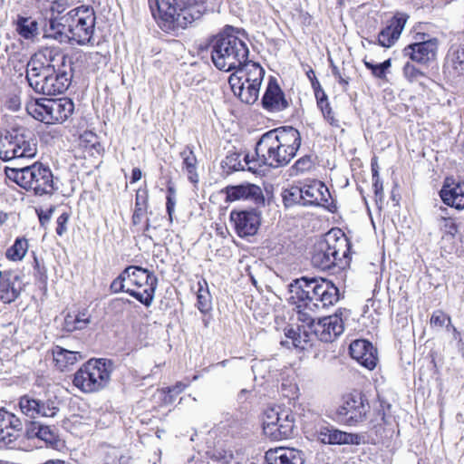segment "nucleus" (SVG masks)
<instances>
[{
	"label": "nucleus",
	"instance_id": "f257e3e1",
	"mask_svg": "<svg viewBox=\"0 0 464 464\" xmlns=\"http://www.w3.org/2000/svg\"><path fill=\"white\" fill-rule=\"evenodd\" d=\"M67 0H36L34 20L31 21V39L42 34L60 43L91 44L96 15L92 7L81 5L71 9Z\"/></svg>",
	"mask_w": 464,
	"mask_h": 464
},
{
	"label": "nucleus",
	"instance_id": "f03ea898",
	"mask_svg": "<svg viewBox=\"0 0 464 464\" xmlns=\"http://www.w3.org/2000/svg\"><path fill=\"white\" fill-rule=\"evenodd\" d=\"M338 300V288L323 277H301L289 285L288 301L295 305L297 319L312 326L314 334L324 343H331L343 334V319L335 314L318 319L315 323L314 314Z\"/></svg>",
	"mask_w": 464,
	"mask_h": 464
},
{
	"label": "nucleus",
	"instance_id": "7ed1b4c3",
	"mask_svg": "<svg viewBox=\"0 0 464 464\" xmlns=\"http://www.w3.org/2000/svg\"><path fill=\"white\" fill-rule=\"evenodd\" d=\"M300 146L301 135L296 129L291 126L275 129L261 136L255 154L245 155L244 161L251 171L262 166L273 169L284 167L294 159Z\"/></svg>",
	"mask_w": 464,
	"mask_h": 464
},
{
	"label": "nucleus",
	"instance_id": "20e7f679",
	"mask_svg": "<svg viewBox=\"0 0 464 464\" xmlns=\"http://www.w3.org/2000/svg\"><path fill=\"white\" fill-rule=\"evenodd\" d=\"M235 28L227 26L211 41V60L220 71L230 72L240 67L248 58L246 43L235 34Z\"/></svg>",
	"mask_w": 464,
	"mask_h": 464
},
{
	"label": "nucleus",
	"instance_id": "39448f33",
	"mask_svg": "<svg viewBox=\"0 0 464 464\" xmlns=\"http://www.w3.org/2000/svg\"><path fill=\"white\" fill-rule=\"evenodd\" d=\"M351 243L340 229H332L314 246L311 262L314 267L328 270L349 264Z\"/></svg>",
	"mask_w": 464,
	"mask_h": 464
},
{
	"label": "nucleus",
	"instance_id": "423d86ee",
	"mask_svg": "<svg viewBox=\"0 0 464 464\" xmlns=\"http://www.w3.org/2000/svg\"><path fill=\"white\" fill-rule=\"evenodd\" d=\"M111 372V361L103 358L90 359L74 373L72 383L82 392H96L109 384Z\"/></svg>",
	"mask_w": 464,
	"mask_h": 464
},
{
	"label": "nucleus",
	"instance_id": "0eeeda50",
	"mask_svg": "<svg viewBox=\"0 0 464 464\" xmlns=\"http://www.w3.org/2000/svg\"><path fill=\"white\" fill-rule=\"evenodd\" d=\"M59 63L54 71H47L41 78L31 77V88L37 94L47 96L63 93L70 86L72 78V62L66 55H57Z\"/></svg>",
	"mask_w": 464,
	"mask_h": 464
},
{
	"label": "nucleus",
	"instance_id": "6e6552de",
	"mask_svg": "<svg viewBox=\"0 0 464 464\" xmlns=\"http://www.w3.org/2000/svg\"><path fill=\"white\" fill-rule=\"evenodd\" d=\"M124 275L130 287L127 293L145 306H150L153 302L158 285L156 276L148 269L136 266L126 267Z\"/></svg>",
	"mask_w": 464,
	"mask_h": 464
},
{
	"label": "nucleus",
	"instance_id": "1a4fd4ad",
	"mask_svg": "<svg viewBox=\"0 0 464 464\" xmlns=\"http://www.w3.org/2000/svg\"><path fill=\"white\" fill-rule=\"evenodd\" d=\"M154 19L164 31H175L186 28L194 21L183 19L182 3L178 0H148Z\"/></svg>",
	"mask_w": 464,
	"mask_h": 464
},
{
	"label": "nucleus",
	"instance_id": "9d476101",
	"mask_svg": "<svg viewBox=\"0 0 464 464\" xmlns=\"http://www.w3.org/2000/svg\"><path fill=\"white\" fill-rule=\"evenodd\" d=\"M295 415L289 409L270 408L265 413L263 431L273 440H286L293 436Z\"/></svg>",
	"mask_w": 464,
	"mask_h": 464
},
{
	"label": "nucleus",
	"instance_id": "9b49d317",
	"mask_svg": "<svg viewBox=\"0 0 464 464\" xmlns=\"http://www.w3.org/2000/svg\"><path fill=\"white\" fill-rule=\"evenodd\" d=\"M370 411L367 398L362 392H354L343 397L338 409V416L343 422L353 426L362 422Z\"/></svg>",
	"mask_w": 464,
	"mask_h": 464
},
{
	"label": "nucleus",
	"instance_id": "f8f14e48",
	"mask_svg": "<svg viewBox=\"0 0 464 464\" xmlns=\"http://www.w3.org/2000/svg\"><path fill=\"white\" fill-rule=\"evenodd\" d=\"M29 141L24 140V135L18 129L6 131L0 137V159L8 161L15 158L28 157Z\"/></svg>",
	"mask_w": 464,
	"mask_h": 464
},
{
	"label": "nucleus",
	"instance_id": "ddd939ff",
	"mask_svg": "<svg viewBox=\"0 0 464 464\" xmlns=\"http://www.w3.org/2000/svg\"><path fill=\"white\" fill-rule=\"evenodd\" d=\"M230 220L234 224L236 231L240 237L254 236L256 234L260 223V213L255 209L232 211Z\"/></svg>",
	"mask_w": 464,
	"mask_h": 464
},
{
	"label": "nucleus",
	"instance_id": "4468645a",
	"mask_svg": "<svg viewBox=\"0 0 464 464\" xmlns=\"http://www.w3.org/2000/svg\"><path fill=\"white\" fill-rule=\"evenodd\" d=\"M31 411L33 417H53L57 412L55 402L48 396V392L44 383L34 384V389L31 391Z\"/></svg>",
	"mask_w": 464,
	"mask_h": 464
},
{
	"label": "nucleus",
	"instance_id": "2eb2a0df",
	"mask_svg": "<svg viewBox=\"0 0 464 464\" xmlns=\"http://www.w3.org/2000/svg\"><path fill=\"white\" fill-rule=\"evenodd\" d=\"M439 47L437 38H430L420 43L407 45L403 49V55L418 63L426 64L435 60Z\"/></svg>",
	"mask_w": 464,
	"mask_h": 464
},
{
	"label": "nucleus",
	"instance_id": "dca6fc26",
	"mask_svg": "<svg viewBox=\"0 0 464 464\" xmlns=\"http://www.w3.org/2000/svg\"><path fill=\"white\" fill-rule=\"evenodd\" d=\"M31 189L35 195L52 194L53 190V173L50 168L42 162L31 165Z\"/></svg>",
	"mask_w": 464,
	"mask_h": 464
},
{
	"label": "nucleus",
	"instance_id": "f3484780",
	"mask_svg": "<svg viewBox=\"0 0 464 464\" xmlns=\"http://www.w3.org/2000/svg\"><path fill=\"white\" fill-rule=\"evenodd\" d=\"M349 350L352 358L362 366L372 370L377 365V349L370 342L355 340L350 344Z\"/></svg>",
	"mask_w": 464,
	"mask_h": 464
},
{
	"label": "nucleus",
	"instance_id": "a211bd4d",
	"mask_svg": "<svg viewBox=\"0 0 464 464\" xmlns=\"http://www.w3.org/2000/svg\"><path fill=\"white\" fill-rule=\"evenodd\" d=\"M57 55H63L53 52L49 48H44L31 55V72H33L34 79L41 78L43 73L47 71H54V68L59 64Z\"/></svg>",
	"mask_w": 464,
	"mask_h": 464
},
{
	"label": "nucleus",
	"instance_id": "6ab92c4d",
	"mask_svg": "<svg viewBox=\"0 0 464 464\" xmlns=\"http://www.w3.org/2000/svg\"><path fill=\"white\" fill-rule=\"evenodd\" d=\"M227 199L229 201L235 200H249L256 205H263L265 198L260 187L246 183L237 186H228L225 188Z\"/></svg>",
	"mask_w": 464,
	"mask_h": 464
},
{
	"label": "nucleus",
	"instance_id": "aec40b11",
	"mask_svg": "<svg viewBox=\"0 0 464 464\" xmlns=\"http://www.w3.org/2000/svg\"><path fill=\"white\" fill-rule=\"evenodd\" d=\"M22 422L14 414L0 409V442L11 444L22 433Z\"/></svg>",
	"mask_w": 464,
	"mask_h": 464
},
{
	"label": "nucleus",
	"instance_id": "412c9836",
	"mask_svg": "<svg viewBox=\"0 0 464 464\" xmlns=\"http://www.w3.org/2000/svg\"><path fill=\"white\" fill-rule=\"evenodd\" d=\"M317 439L324 444L359 445L362 438L358 434L348 433L333 427H322L317 431Z\"/></svg>",
	"mask_w": 464,
	"mask_h": 464
},
{
	"label": "nucleus",
	"instance_id": "4be33fe9",
	"mask_svg": "<svg viewBox=\"0 0 464 464\" xmlns=\"http://www.w3.org/2000/svg\"><path fill=\"white\" fill-rule=\"evenodd\" d=\"M262 103L264 108L270 111H281L288 107V102L276 80L271 79L269 81Z\"/></svg>",
	"mask_w": 464,
	"mask_h": 464
},
{
	"label": "nucleus",
	"instance_id": "5701e85b",
	"mask_svg": "<svg viewBox=\"0 0 464 464\" xmlns=\"http://www.w3.org/2000/svg\"><path fill=\"white\" fill-rule=\"evenodd\" d=\"M445 72L456 78L464 75V44H452L448 51L444 65Z\"/></svg>",
	"mask_w": 464,
	"mask_h": 464
},
{
	"label": "nucleus",
	"instance_id": "b1692460",
	"mask_svg": "<svg viewBox=\"0 0 464 464\" xmlns=\"http://www.w3.org/2000/svg\"><path fill=\"white\" fill-rule=\"evenodd\" d=\"M406 17L402 14L393 16L388 25L378 34L379 44L391 47L399 39L406 24Z\"/></svg>",
	"mask_w": 464,
	"mask_h": 464
},
{
	"label": "nucleus",
	"instance_id": "393cba45",
	"mask_svg": "<svg viewBox=\"0 0 464 464\" xmlns=\"http://www.w3.org/2000/svg\"><path fill=\"white\" fill-rule=\"evenodd\" d=\"M265 459L267 464H304L302 452L289 448L269 450Z\"/></svg>",
	"mask_w": 464,
	"mask_h": 464
},
{
	"label": "nucleus",
	"instance_id": "a878e982",
	"mask_svg": "<svg viewBox=\"0 0 464 464\" xmlns=\"http://www.w3.org/2000/svg\"><path fill=\"white\" fill-rule=\"evenodd\" d=\"M52 355L54 366L61 372L70 370L75 363L85 358L81 352L71 351L59 345L52 349Z\"/></svg>",
	"mask_w": 464,
	"mask_h": 464
},
{
	"label": "nucleus",
	"instance_id": "bb28decb",
	"mask_svg": "<svg viewBox=\"0 0 464 464\" xmlns=\"http://www.w3.org/2000/svg\"><path fill=\"white\" fill-rule=\"evenodd\" d=\"M50 114L46 116V124L62 123L73 112V102L67 98L53 99Z\"/></svg>",
	"mask_w": 464,
	"mask_h": 464
},
{
	"label": "nucleus",
	"instance_id": "cd10ccee",
	"mask_svg": "<svg viewBox=\"0 0 464 464\" xmlns=\"http://www.w3.org/2000/svg\"><path fill=\"white\" fill-rule=\"evenodd\" d=\"M443 202L457 209L464 208V182H458L453 186L445 184L440 190Z\"/></svg>",
	"mask_w": 464,
	"mask_h": 464
},
{
	"label": "nucleus",
	"instance_id": "c85d7f7f",
	"mask_svg": "<svg viewBox=\"0 0 464 464\" xmlns=\"http://www.w3.org/2000/svg\"><path fill=\"white\" fill-rule=\"evenodd\" d=\"M182 159V169L186 171L188 179L197 184L198 182V174L197 172V158L192 146H186L185 149L179 153Z\"/></svg>",
	"mask_w": 464,
	"mask_h": 464
},
{
	"label": "nucleus",
	"instance_id": "c756f323",
	"mask_svg": "<svg viewBox=\"0 0 464 464\" xmlns=\"http://www.w3.org/2000/svg\"><path fill=\"white\" fill-rule=\"evenodd\" d=\"M240 73L244 76V82L261 85L265 71L259 63L246 59V61L239 67V74Z\"/></svg>",
	"mask_w": 464,
	"mask_h": 464
},
{
	"label": "nucleus",
	"instance_id": "7c9ffc66",
	"mask_svg": "<svg viewBox=\"0 0 464 464\" xmlns=\"http://www.w3.org/2000/svg\"><path fill=\"white\" fill-rule=\"evenodd\" d=\"M207 0H181V14L187 21H197L201 18L207 10Z\"/></svg>",
	"mask_w": 464,
	"mask_h": 464
},
{
	"label": "nucleus",
	"instance_id": "2f4dec72",
	"mask_svg": "<svg viewBox=\"0 0 464 464\" xmlns=\"http://www.w3.org/2000/svg\"><path fill=\"white\" fill-rule=\"evenodd\" d=\"M52 101L51 98L31 95V117L46 124V116L50 114Z\"/></svg>",
	"mask_w": 464,
	"mask_h": 464
},
{
	"label": "nucleus",
	"instance_id": "473e14b6",
	"mask_svg": "<svg viewBox=\"0 0 464 464\" xmlns=\"http://www.w3.org/2000/svg\"><path fill=\"white\" fill-rule=\"evenodd\" d=\"M91 323L90 315L86 311L75 314H67L64 318L63 328L67 332L85 329Z\"/></svg>",
	"mask_w": 464,
	"mask_h": 464
},
{
	"label": "nucleus",
	"instance_id": "72a5a7b5",
	"mask_svg": "<svg viewBox=\"0 0 464 464\" xmlns=\"http://www.w3.org/2000/svg\"><path fill=\"white\" fill-rule=\"evenodd\" d=\"M29 244L25 237H17L13 246L5 253V256L12 261L22 260L25 256Z\"/></svg>",
	"mask_w": 464,
	"mask_h": 464
},
{
	"label": "nucleus",
	"instance_id": "f704fd0d",
	"mask_svg": "<svg viewBox=\"0 0 464 464\" xmlns=\"http://www.w3.org/2000/svg\"><path fill=\"white\" fill-rule=\"evenodd\" d=\"M198 303L197 306L201 313H208L211 310L212 307V298L211 295L208 288V284L205 280H203V284L198 282Z\"/></svg>",
	"mask_w": 464,
	"mask_h": 464
},
{
	"label": "nucleus",
	"instance_id": "c9c22d12",
	"mask_svg": "<svg viewBox=\"0 0 464 464\" xmlns=\"http://www.w3.org/2000/svg\"><path fill=\"white\" fill-rule=\"evenodd\" d=\"M319 188H323V182L314 181L312 184L301 187L303 194V205H318Z\"/></svg>",
	"mask_w": 464,
	"mask_h": 464
},
{
	"label": "nucleus",
	"instance_id": "e433bc0d",
	"mask_svg": "<svg viewBox=\"0 0 464 464\" xmlns=\"http://www.w3.org/2000/svg\"><path fill=\"white\" fill-rule=\"evenodd\" d=\"M260 86L261 85L250 82L245 83L240 91H237V96H238L243 102L253 104L258 99Z\"/></svg>",
	"mask_w": 464,
	"mask_h": 464
},
{
	"label": "nucleus",
	"instance_id": "4c0bfd02",
	"mask_svg": "<svg viewBox=\"0 0 464 464\" xmlns=\"http://www.w3.org/2000/svg\"><path fill=\"white\" fill-rule=\"evenodd\" d=\"M26 173H29V166L21 169L12 168L6 170V175L10 179L26 191H29V179L25 176Z\"/></svg>",
	"mask_w": 464,
	"mask_h": 464
},
{
	"label": "nucleus",
	"instance_id": "58836bf2",
	"mask_svg": "<svg viewBox=\"0 0 464 464\" xmlns=\"http://www.w3.org/2000/svg\"><path fill=\"white\" fill-rule=\"evenodd\" d=\"M284 205L288 208L295 204L303 205L302 189L299 187H291L282 192Z\"/></svg>",
	"mask_w": 464,
	"mask_h": 464
},
{
	"label": "nucleus",
	"instance_id": "ea45409f",
	"mask_svg": "<svg viewBox=\"0 0 464 464\" xmlns=\"http://www.w3.org/2000/svg\"><path fill=\"white\" fill-rule=\"evenodd\" d=\"M315 96L317 99V103L321 108L323 115L324 119L332 125L338 127L339 121L335 119L332 108L330 107L328 102H324L326 101V95L324 92H322V97L319 96V92L315 91Z\"/></svg>",
	"mask_w": 464,
	"mask_h": 464
},
{
	"label": "nucleus",
	"instance_id": "a19ab883",
	"mask_svg": "<svg viewBox=\"0 0 464 464\" xmlns=\"http://www.w3.org/2000/svg\"><path fill=\"white\" fill-rule=\"evenodd\" d=\"M11 282L10 292H5V294L2 295V301L6 304L14 301L24 286L17 275H14L13 277H11Z\"/></svg>",
	"mask_w": 464,
	"mask_h": 464
},
{
	"label": "nucleus",
	"instance_id": "79ce46f5",
	"mask_svg": "<svg viewBox=\"0 0 464 464\" xmlns=\"http://www.w3.org/2000/svg\"><path fill=\"white\" fill-rule=\"evenodd\" d=\"M11 282L10 292H5V294L2 295V301L6 304L14 301L24 286L17 275H14L13 277H11Z\"/></svg>",
	"mask_w": 464,
	"mask_h": 464
},
{
	"label": "nucleus",
	"instance_id": "37998d69",
	"mask_svg": "<svg viewBox=\"0 0 464 464\" xmlns=\"http://www.w3.org/2000/svg\"><path fill=\"white\" fill-rule=\"evenodd\" d=\"M314 167L312 157L305 155L298 159L290 169L291 176H298L311 170Z\"/></svg>",
	"mask_w": 464,
	"mask_h": 464
},
{
	"label": "nucleus",
	"instance_id": "c03bdc74",
	"mask_svg": "<svg viewBox=\"0 0 464 464\" xmlns=\"http://www.w3.org/2000/svg\"><path fill=\"white\" fill-rule=\"evenodd\" d=\"M363 63L365 67L372 72L374 77L382 80L386 79L387 70L392 66L391 59L385 60L383 63L378 64L363 60Z\"/></svg>",
	"mask_w": 464,
	"mask_h": 464
},
{
	"label": "nucleus",
	"instance_id": "a18cd8bd",
	"mask_svg": "<svg viewBox=\"0 0 464 464\" xmlns=\"http://www.w3.org/2000/svg\"><path fill=\"white\" fill-rule=\"evenodd\" d=\"M35 431V437L46 443H53L55 440V435L48 426L37 425L36 422L31 421V433Z\"/></svg>",
	"mask_w": 464,
	"mask_h": 464
},
{
	"label": "nucleus",
	"instance_id": "49530a36",
	"mask_svg": "<svg viewBox=\"0 0 464 464\" xmlns=\"http://www.w3.org/2000/svg\"><path fill=\"white\" fill-rule=\"evenodd\" d=\"M233 71L235 72L229 76L228 82L234 94L237 95V91H240L241 87H243L246 82H244V76L241 73L239 74V67Z\"/></svg>",
	"mask_w": 464,
	"mask_h": 464
},
{
	"label": "nucleus",
	"instance_id": "de8ad7c7",
	"mask_svg": "<svg viewBox=\"0 0 464 464\" xmlns=\"http://www.w3.org/2000/svg\"><path fill=\"white\" fill-rule=\"evenodd\" d=\"M129 285L126 282V275L124 270L111 282V290L113 293L126 292L129 289Z\"/></svg>",
	"mask_w": 464,
	"mask_h": 464
},
{
	"label": "nucleus",
	"instance_id": "09e8293b",
	"mask_svg": "<svg viewBox=\"0 0 464 464\" xmlns=\"http://www.w3.org/2000/svg\"><path fill=\"white\" fill-rule=\"evenodd\" d=\"M450 317L447 315L443 311L437 310L434 311L430 317V325L434 327H443L445 323H450Z\"/></svg>",
	"mask_w": 464,
	"mask_h": 464
},
{
	"label": "nucleus",
	"instance_id": "8fccbe9b",
	"mask_svg": "<svg viewBox=\"0 0 464 464\" xmlns=\"http://www.w3.org/2000/svg\"><path fill=\"white\" fill-rule=\"evenodd\" d=\"M168 195H167V202H166V209L169 215V221L173 220V213L176 206V190L173 187H168Z\"/></svg>",
	"mask_w": 464,
	"mask_h": 464
},
{
	"label": "nucleus",
	"instance_id": "3c124183",
	"mask_svg": "<svg viewBox=\"0 0 464 464\" xmlns=\"http://www.w3.org/2000/svg\"><path fill=\"white\" fill-rule=\"evenodd\" d=\"M403 75L410 82H414L422 76L423 73L411 63H406L403 66Z\"/></svg>",
	"mask_w": 464,
	"mask_h": 464
},
{
	"label": "nucleus",
	"instance_id": "603ef678",
	"mask_svg": "<svg viewBox=\"0 0 464 464\" xmlns=\"http://www.w3.org/2000/svg\"><path fill=\"white\" fill-rule=\"evenodd\" d=\"M70 218V214L63 212L61 214L56 220V234L60 237L63 236L67 232V224Z\"/></svg>",
	"mask_w": 464,
	"mask_h": 464
},
{
	"label": "nucleus",
	"instance_id": "864d4df0",
	"mask_svg": "<svg viewBox=\"0 0 464 464\" xmlns=\"http://www.w3.org/2000/svg\"><path fill=\"white\" fill-rule=\"evenodd\" d=\"M16 31L24 39H29L28 18L19 15L16 21Z\"/></svg>",
	"mask_w": 464,
	"mask_h": 464
},
{
	"label": "nucleus",
	"instance_id": "5fc2aeb1",
	"mask_svg": "<svg viewBox=\"0 0 464 464\" xmlns=\"http://www.w3.org/2000/svg\"><path fill=\"white\" fill-rule=\"evenodd\" d=\"M53 210H54L53 207H50L45 211L41 208H35V212L38 216V218H39V221H40V224L42 227H45L49 223Z\"/></svg>",
	"mask_w": 464,
	"mask_h": 464
},
{
	"label": "nucleus",
	"instance_id": "6e6d98bb",
	"mask_svg": "<svg viewBox=\"0 0 464 464\" xmlns=\"http://www.w3.org/2000/svg\"><path fill=\"white\" fill-rule=\"evenodd\" d=\"M318 193L320 196L318 197V205L324 206L329 203L330 193L327 187L323 183V188H319Z\"/></svg>",
	"mask_w": 464,
	"mask_h": 464
},
{
	"label": "nucleus",
	"instance_id": "4d7b16f0",
	"mask_svg": "<svg viewBox=\"0 0 464 464\" xmlns=\"http://www.w3.org/2000/svg\"><path fill=\"white\" fill-rule=\"evenodd\" d=\"M332 72L333 75L338 80L339 83L346 88L349 84L350 78L347 77L344 73H342L336 66H333Z\"/></svg>",
	"mask_w": 464,
	"mask_h": 464
},
{
	"label": "nucleus",
	"instance_id": "13d9d810",
	"mask_svg": "<svg viewBox=\"0 0 464 464\" xmlns=\"http://www.w3.org/2000/svg\"><path fill=\"white\" fill-rule=\"evenodd\" d=\"M34 262H35L34 268L37 271V274L35 275V276L37 277V279L40 281L41 284L45 285V282H46V279H47L46 270H45L44 267L41 268V266H40L36 257H34Z\"/></svg>",
	"mask_w": 464,
	"mask_h": 464
},
{
	"label": "nucleus",
	"instance_id": "bf43d9fd",
	"mask_svg": "<svg viewBox=\"0 0 464 464\" xmlns=\"http://www.w3.org/2000/svg\"><path fill=\"white\" fill-rule=\"evenodd\" d=\"M146 212V207H138L134 209V213L132 215V223L134 225H139L141 223V220Z\"/></svg>",
	"mask_w": 464,
	"mask_h": 464
},
{
	"label": "nucleus",
	"instance_id": "052dcab7",
	"mask_svg": "<svg viewBox=\"0 0 464 464\" xmlns=\"http://www.w3.org/2000/svg\"><path fill=\"white\" fill-rule=\"evenodd\" d=\"M291 343L295 348L304 349V344L307 343L306 335L302 336L298 332L296 337L293 339Z\"/></svg>",
	"mask_w": 464,
	"mask_h": 464
},
{
	"label": "nucleus",
	"instance_id": "680f3d73",
	"mask_svg": "<svg viewBox=\"0 0 464 464\" xmlns=\"http://www.w3.org/2000/svg\"><path fill=\"white\" fill-rule=\"evenodd\" d=\"M19 407L21 411L25 415H29V395H24L21 397L19 401Z\"/></svg>",
	"mask_w": 464,
	"mask_h": 464
},
{
	"label": "nucleus",
	"instance_id": "e2e57ef3",
	"mask_svg": "<svg viewBox=\"0 0 464 464\" xmlns=\"http://www.w3.org/2000/svg\"><path fill=\"white\" fill-rule=\"evenodd\" d=\"M443 222L445 223L448 233L454 235L457 232V227L452 219L443 218Z\"/></svg>",
	"mask_w": 464,
	"mask_h": 464
},
{
	"label": "nucleus",
	"instance_id": "0e129e2a",
	"mask_svg": "<svg viewBox=\"0 0 464 464\" xmlns=\"http://www.w3.org/2000/svg\"><path fill=\"white\" fill-rule=\"evenodd\" d=\"M104 464H122L121 458H118L115 452H112L106 456Z\"/></svg>",
	"mask_w": 464,
	"mask_h": 464
},
{
	"label": "nucleus",
	"instance_id": "69168bd1",
	"mask_svg": "<svg viewBox=\"0 0 464 464\" xmlns=\"http://www.w3.org/2000/svg\"><path fill=\"white\" fill-rule=\"evenodd\" d=\"M90 61H95L97 63H105L106 57L98 52L90 53L88 55Z\"/></svg>",
	"mask_w": 464,
	"mask_h": 464
},
{
	"label": "nucleus",
	"instance_id": "338daca9",
	"mask_svg": "<svg viewBox=\"0 0 464 464\" xmlns=\"http://www.w3.org/2000/svg\"><path fill=\"white\" fill-rule=\"evenodd\" d=\"M299 328L295 329L292 326L285 328V335L287 339H290L291 341L295 339L298 334Z\"/></svg>",
	"mask_w": 464,
	"mask_h": 464
},
{
	"label": "nucleus",
	"instance_id": "774afa93",
	"mask_svg": "<svg viewBox=\"0 0 464 464\" xmlns=\"http://www.w3.org/2000/svg\"><path fill=\"white\" fill-rule=\"evenodd\" d=\"M8 109H10L13 111H16L20 108V102L16 97H13L8 101L7 103Z\"/></svg>",
	"mask_w": 464,
	"mask_h": 464
}]
</instances>
